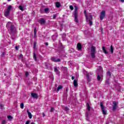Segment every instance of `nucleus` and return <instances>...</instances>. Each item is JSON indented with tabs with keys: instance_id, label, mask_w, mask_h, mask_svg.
Here are the masks:
<instances>
[{
	"instance_id": "5",
	"label": "nucleus",
	"mask_w": 124,
	"mask_h": 124,
	"mask_svg": "<svg viewBox=\"0 0 124 124\" xmlns=\"http://www.w3.org/2000/svg\"><path fill=\"white\" fill-rule=\"evenodd\" d=\"M97 79L98 81H99L100 79H101V77L103 76V72H102V68H100L99 69H98V71L97 72ZM101 76V77H100Z\"/></svg>"
},
{
	"instance_id": "13",
	"label": "nucleus",
	"mask_w": 124,
	"mask_h": 124,
	"mask_svg": "<svg viewBox=\"0 0 124 124\" xmlns=\"http://www.w3.org/2000/svg\"><path fill=\"white\" fill-rule=\"evenodd\" d=\"M31 96L33 98H35L36 99H37V98H38V94H36V93H31Z\"/></svg>"
},
{
	"instance_id": "12",
	"label": "nucleus",
	"mask_w": 124,
	"mask_h": 124,
	"mask_svg": "<svg viewBox=\"0 0 124 124\" xmlns=\"http://www.w3.org/2000/svg\"><path fill=\"white\" fill-rule=\"evenodd\" d=\"M117 102L114 101L113 102V105H112V110L113 111H115L117 109Z\"/></svg>"
},
{
	"instance_id": "49",
	"label": "nucleus",
	"mask_w": 124,
	"mask_h": 124,
	"mask_svg": "<svg viewBox=\"0 0 124 124\" xmlns=\"http://www.w3.org/2000/svg\"><path fill=\"white\" fill-rule=\"evenodd\" d=\"M15 49H16V50H19V47H18V46H16Z\"/></svg>"
},
{
	"instance_id": "31",
	"label": "nucleus",
	"mask_w": 124,
	"mask_h": 124,
	"mask_svg": "<svg viewBox=\"0 0 124 124\" xmlns=\"http://www.w3.org/2000/svg\"><path fill=\"white\" fill-rule=\"evenodd\" d=\"M87 110H88V111H91V106H90V104L89 103H87Z\"/></svg>"
},
{
	"instance_id": "60",
	"label": "nucleus",
	"mask_w": 124,
	"mask_h": 124,
	"mask_svg": "<svg viewBox=\"0 0 124 124\" xmlns=\"http://www.w3.org/2000/svg\"><path fill=\"white\" fill-rule=\"evenodd\" d=\"M108 123H106V124H108Z\"/></svg>"
},
{
	"instance_id": "11",
	"label": "nucleus",
	"mask_w": 124,
	"mask_h": 124,
	"mask_svg": "<svg viewBox=\"0 0 124 124\" xmlns=\"http://www.w3.org/2000/svg\"><path fill=\"white\" fill-rule=\"evenodd\" d=\"M38 22L41 25H45V23H46V21H45V19H44V18H42L39 20Z\"/></svg>"
},
{
	"instance_id": "55",
	"label": "nucleus",
	"mask_w": 124,
	"mask_h": 124,
	"mask_svg": "<svg viewBox=\"0 0 124 124\" xmlns=\"http://www.w3.org/2000/svg\"><path fill=\"white\" fill-rule=\"evenodd\" d=\"M45 45H46V46H48L49 45V44H48V43H46Z\"/></svg>"
},
{
	"instance_id": "42",
	"label": "nucleus",
	"mask_w": 124,
	"mask_h": 124,
	"mask_svg": "<svg viewBox=\"0 0 124 124\" xmlns=\"http://www.w3.org/2000/svg\"><path fill=\"white\" fill-rule=\"evenodd\" d=\"M89 19H90V20H91V19H93V15H90L89 16V18H88Z\"/></svg>"
},
{
	"instance_id": "23",
	"label": "nucleus",
	"mask_w": 124,
	"mask_h": 124,
	"mask_svg": "<svg viewBox=\"0 0 124 124\" xmlns=\"http://www.w3.org/2000/svg\"><path fill=\"white\" fill-rule=\"evenodd\" d=\"M44 11L45 13H49V12H50V9L46 8L44 9Z\"/></svg>"
},
{
	"instance_id": "37",
	"label": "nucleus",
	"mask_w": 124,
	"mask_h": 124,
	"mask_svg": "<svg viewBox=\"0 0 124 124\" xmlns=\"http://www.w3.org/2000/svg\"><path fill=\"white\" fill-rule=\"evenodd\" d=\"M106 84H107V85H109L110 84V82H109V79H107L106 80Z\"/></svg>"
},
{
	"instance_id": "40",
	"label": "nucleus",
	"mask_w": 124,
	"mask_h": 124,
	"mask_svg": "<svg viewBox=\"0 0 124 124\" xmlns=\"http://www.w3.org/2000/svg\"><path fill=\"white\" fill-rule=\"evenodd\" d=\"M25 76L26 77H28V76H29V72H26L25 73Z\"/></svg>"
},
{
	"instance_id": "44",
	"label": "nucleus",
	"mask_w": 124,
	"mask_h": 124,
	"mask_svg": "<svg viewBox=\"0 0 124 124\" xmlns=\"http://www.w3.org/2000/svg\"><path fill=\"white\" fill-rule=\"evenodd\" d=\"M0 108H1L2 110V109H3V105H0Z\"/></svg>"
},
{
	"instance_id": "14",
	"label": "nucleus",
	"mask_w": 124,
	"mask_h": 124,
	"mask_svg": "<svg viewBox=\"0 0 124 124\" xmlns=\"http://www.w3.org/2000/svg\"><path fill=\"white\" fill-rule=\"evenodd\" d=\"M86 22L88 23V24L90 25V26H91L93 25V21L89 18V17H87V18H86Z\"/></svg>"
},
{
	"instance_id": "48",
	"label": "nucleus",
	"mask_w": 124,
	"mask_h": 124,
	"mask_svg": "<svg viewBox=\"0 0 124 124\" xmlns=\"http://www.w3.org/2000/svg\"><path fill=\"white\" fill-rule=\"evenodd\" d=\"M65 36H66V34L64 33L62 34V38H63L65 37Z\"/></svg>"
},
{
	"instance_id": "36",
	"label": "nucleus",
	"mask_w": 124,
	"mask_h": 124,
	"mask_svg": "<svg viewBox=\"0 0 124 124\" xmlns=\"http://www.w3.org/2000/svg\"><path fill=\"white\" fill-rule=\"evenodd\" d=\"M19 8L20 10H21V11H23L24 10V8H23V6L19 5Z\"/></svg>"
},
{
	"instance_id": "4",
	"label": "nucleus",
	"mask_w": 124,
	"mask_h": 124,
	"mask_svg": "<svg viewBox=\"0 0 124 124\" xmlns=\"http://www.w3.org/2000/svg\"><path fill=\"white\" fill-rule=\"evenodd\" d=\"M59 45L58 49H55V50H56V52H58L59 54H64V49L63 48L64 47H63L62 43H61Z\"/></svg>"
},
{
	"instance_id": "16",
	"label": "nucleus",
	"mask_w": 124,
	"mask_h": 124,
	"mask_svg": "<svg viewBox=\"0 0 124 124\" xmlns=\"http://www.w3.org/2000/svg\"><path fill=\"white\" fill-rule=\"evenodd\" d=\"M10 13V12L6 10V11H5L4 14L5 17H7V18H8V16H9Z\"/></svg>"
},
{
	"instance_id": "30",
	"label": "nucleus",
	"mask_w": 124,
	"mask_h": 124,
	"mask_svg": "<svg viewBox=\"0 0 124 124\" xmlns=\"http://www.w3.org/2000/svg\"><path fill=\"white\" fill-rule=\"evenodd\" d=\"M103 51L105 53V54H108V52H107V50L105 49V47L103 46Z\"/></svg>"
},
{
	"instance_id": "25",
	"label": "nucleus",
	"mask_w": 124,
	"mask_h": 124,
	"mask_svg": "<svg viewBox=\"0 0 124 124\" xmlns=\"http://www.w3.org/2000/svg\"><path fill=\"white\" fill-rule=\"evenodd\" d=\"M12 9V6L9 5V6H8L7 11H9V12H10Z\"/></svg>"
},
{
	"instance_id": "29",
	"label": "nucleus",
	"mask_w": 124,
	"mask_h": 124,
	"mask_svg": "<svg viewBox=\"0 0 124 124\" xmlns=\"http://www.w3.org/2000/svg\"><path fill=\"white\" fill-rule=\"evenodd\" d=\"M33 58L34 60V61H35L36 62V61H37V58L36 57V55H35V53H33Z\"/></svg>"
},
{
	"instance_id": "15",
	"label": "nucleus",
	"mask_w": 124,
	"mask_h": 124,
	"mask_svg": "<svg viewBox=\"0 0 124 124\" xmlns=\"http://www.w3.org/2000/svg\"><path fill=\"white\" fill-rule=\"evenodd\" d=\"M111 72H110V71H108L107 73V79H110V78H111Z\"/></svg>"
},
{
	"instance_id": "51",
	"label": "nucleus",
	"mask_w": 124,
	"mask_h": 124,
	"mask_svg": "<svg viewBox=\"0 0 124 124\" xmlns=\"http://www.w3.org/2000/svg\"><path fill=\"white\" fill-rule=\"evenodd\" d=\"M85 115H86V117H89V113L88 112H86Z\"/></svg>"
},
{
	"instance_id": "58",
	"label": "nucleus",
	"mask_w": 124,
	"mask_h": 124,
	"mask_svg": "<svg viewBox=\"0 0 124 124\" xmlns=\"http://www.w3.org/2000/svg\"><path fill=\"white\" fill-rule=\"evenodd\" d=\"M31 124H35L34 123H32Z\"/></svg>"
},
{
	"instance_id": "6",
	"label": "nucleus",
	"mask_w": 124,
	"mask_h": 124,
	"mask_svg": "<svg viewBox=\"0 0 124 124\" xmlns=\"http://www.w3.org/2000/svg\"><path fill=\"white\" fill-rule=\"evenodd\" d=\"M100 105L103 115H106L107 111L106 109H105V107H104V106L103 105V103L101 102Z\"/></svg>"
},
{
	"instance_id": "46",
	"label": "nucleus",
	"mask_w": 124,
	"mask_h": 124,
	"mask_svg": "<svg viewBox=\"0 0 124 124\" xmlns=\"http://www.w3.org/2000/svg\"><path fill=\"white\" fill-rule=\"evenodd\" d=\"M5 55V53L2 52L1 54V57H3Z\"/></svg>"
},
{
	"instance_id": "19",
	"label": "nucleus",
	"mask_w": 124,
	"mask_h": 124,
	"mask_svg": "<svg viewBox=\"0 0 124 124\" xmlns=\"http://www.w3.org/2000/svg\"><path fill=\"white\" fill-rule=\"evenodd\" d=\"M27 112L28 113V117L30 119H31L32 118V115L31 114V113L29 111V110H27Z\"/></svg>"
},
{
	"instance_id": "59",
	"label": "nucleus",
	"mask_w": 124,
	"mask_h": 124,
	"mask_svg": "<svg viewBox=\"0 0 124 124\" xmlns=\"http://www.w3.org/2000/svg\"><path fill=\"white\" fill-rule=\"evenodd\" d=\"M11 1V0H8V1Z\"/></svg>"
},
{
	"instance_id": "26",
	"label": "nucleus",
	"mask_w": 124,
	"mask_h": 124,
	"mask_svg": "<svg viewBox=\"0 0 124 124\" xmlns=\"http://www.w3.org/2000/svg\"><path fill=\"white\" fill-rule=\"evenodd\" d=\"M110 52H111V54L114 53V48H113V46H110V49L109 50Z\"/></svg>"
},
{
	"instance_id": "35",
	"label": "nucleus",
	"mask_w": 124,
	"mask_h": 124,
	"mask_svg": "<svg viewBox=\"0 0 124 124\" xmlns=\"http://www.w3.org/2000/svg\"><path fill=\"white\" fill-rule=\"evenodd\" d=\"M20 108L21 109H24V103H21L20 104Z\"/></svg>"
},
{
	"instance_id": "57",
	"label": "nucleus",
	"mask_w": 124,
	"mask_h": 124,
	"mask_svg": "<svg viewBox=\"0 0 124 124\" xmlns=\"http://www.w3.org/2000/svg\"><path fill=\"white\" fill-rule=\"evenodd\" d=\"M43 117H45V113H43Z\"/></svg>"
},
{
	"instance_id": "17",
	"label": "nucleus",
	"mask_w": 124,
	"mask_h": 124,
	"mask_svg": "<svg viewBox=\"0 0 124 124\" xmlns=\"http://www.w3.org/2000/svg\"><path fill=\"white\" fill-rule=\"evenodd\" d=\"M77 47H78V51H80V50H81L82 46V45H81V44L78 43L77 45Z\"/></svg>"
},
{
	"instance_id": "28",
	"label": "nucleus",
	"mask_w": 124,
	"mask_h": 124,
	"mask_svg": "<svg viewBox=\"0 0 124 124\" xmlns=\"http://www.w3.org/2000/svg\"><path fill=\"white\" fill-rule=\"evenodd\" d=\"M56 6L58 8H59V7H61V3H60V2H56Z\"/></svg>"
},
{
	"instance_id": "7",
	"label": "nucleus",
	"mask_w": 124,
	"mask_h": 124,
	"mask_svg": "<svg viewBox=\"0 0 124 124\" xmlns=\"http://www.w3.org/2000/svg\"><path fill=\"white\" fill-rule=\"evenodd\" d=\"M105 15H106V13L105 11H102L100 15V20L102 21L103 19H104V17H105Z\"/></svg>"
},
{
	"instance_id": "47",
	"label": "nucleus",
	"mask_w": 124,
	"mask_h": 124,
	"mask_svg": "<svg viewBox=\"0 0 124 124\" xmlns=\"http://www.w3.org/2000/svg\"><path fill=\"white\" fill-rule=\"evenodd\" d=\"M57 18V15H53V19H56Z\"/></svg>"
},
{
	"instance_id": "3",
	"label": "nucleus",
	"mask_w": 124,
	"mask_h": 124,
	"mask_svg": "<svg viewBox=\"0 0 124 124\" xmlns=\"http://www.w3.org/2000/svg\"><path fill=\"white\" fill-rule=\"evenodd\" d=\"M78 10V7L77 6H75V10L74 11V17L75 18V21L76 23H79V20L78 19V14H77V11Z\"/></svg>"
},
{
	"instance_id": "56",
	"label": "nucleus",
	"mask_w": 124,
	"mask_h": 124,
	"mask_svg": "<svg viewBox=\"0 0 124 124\" xmlns=\"http://www.w3.org/2000/svg\"><path fill=\"white\" fill-rule=\"evenodd\" d=\"M121 2H124V0H119Z\"/></svg>"
},
{
	"instance_id": "32",
	"label": "nucleus",
	"mask_w": 124,
	"mask_h": 124,
	"mask_svg": "<svg viewBox=\"0 0 124 124\" xmlns=\"http://www.w3.org/2000/svg\"><path fill=\"white\" fill-rule=\"evenodd\" d=\"M84 13L86 19H88V15H87V11H84Z\"/></svg>"
},
{
	"instance_id": "21",
	"label": "nucleus",
	"mask_w": 124,
	"mask_h": 124,
	"mask_svg": "<svg viewBox=\"0 0 124 124\" xmlns=\"http://www.w3.org/2000/svg\"><path fill=\"white\" fill-rule=\"evenodd\" d=\"M57 37H58V36L57 35H53L52 36V39L53 41H55L56 39H57Z\"/></svg>"
},
{
	"instance_id": "33",
	"label": "nucleus",
	"mask_w": 124,
	"mask_h": 124,
	"mask_svg": "<svg viewBox=\"0 0 124 124\" xmlns=\"http://www.w3.org/2000/svg\"><path fill=\"white\" fill-rule=\"evenodd\" d=\"M7 118L8 119V120H9L10 121H11V120H12V119H13V117H12V116L9 115L7 116Z\"/></svg>"
},
{
	"instance_id": "2",
	"label": "nucleus",
	"mask_w": 124,
	"mask_h": 124,
	"mask_svg": "<svg viewBox=\"0 0 124 124\" xmlns=\"http://www.w3.org/2000/svg\"><path fill=\"white\" fill-rule=\"evenodd\" d=\"M96 50V47L95 46H92L91 47V57L93 58V59H94L95 58V54H96V51H95Z\"/></svg>"
},
{
	"instance_id": "45",
	"label": "nucleus",
	"mask_w": 124,
	"mask_h": 124,
	"mask_svg": "<svg viewBox=\"0 0 124 124\" xmlns=\"http://www.w3.org/2000/svg\"><path fill=\"white\" fill-rule=\"evenodd\" d=\"M64 110L65 111H68V110H69V108H68L67 107H65Z\"/></svg>"
},
{
	"instance_id": "38",
	"label": "nucleus",
	"mask_w": 124,
	"mask_h": 124,
	"mask_svg": "<svg viewBox=\"0 0 124 124\" xmlns=\"http://www.w3.org/2000/svg\"><path fill=\"white\" fill-rule=\"evenodd\" d=\"M6 124V121L5 120H3L2 121V124Z\"/></svg>"
},
{
	"instance_id": "18",
	"label": "nucleus",
	"mask_w": 124,
	"mask_h": 124,
	"mask_svg": "<svg viewBox=\"0 0 124 124\" xmlns=\"http://www.w3.org/2000/svg\"><path fill=\"white\" fill-rule=\"evenodd\" d=\"M54 71L55 72H56L57 75H60V72L59 71V69H58V68L57 67H54Z\"/></svg>"
},
{
	"instance_id": "53",
	"label": "nucleus",
	"mask_w": 124,
	"mask_h": 124,
	"mask_svg": "<svg viewBox=\"0 0 124 124\" xmlns=\"http://www.w3.org/2000/svg\"><path fill=\"white\" fill-rule=\"evenodd\" d=\"M75 79V77H72V80H74Z\"/></svg>"
},
{
	"instance_id": "9",
	"label": "nucleus",
	"mask_w": 124,
	"mask_h": 124,
	"mask_svg": "<svg viewBox=\"0 0 124 124\" xmlns=\"http://www.w3.org/2000/svg\"><path fill=\"white\" fill-rule=\"evenodd\" d=\"M45 65L47 69H50L51 67H52V64L48 62H45Z\"/></svg>"
},
{
	"instance_id": "8",
	"label": "nucleus",
	"mask_w": 124,
	"mask_h": 124,
	"mask_svg": "<svg viewBox=\"0 0 124 124\" xmlns=\"http://www.w3.org/2000/svg\"><path fill=\"white\" fill-rule=\"evenodd\" d=\"M52 62H61V59L56 58V57H53L51 58Z\"/></svg>"
},
{
	"instance_id": "34",
	"label": "nucleus",
	"mask_w": 124,
	"mask_h": 124,
	"mask_svg": "<svg viewBox=\"0 0 124 124\" xmlns=\"http://www.w3.org/2000/svg\"><path fill=\"white\" fill-rule=\"evenodd\" d=\"M36 44H37V43H36V42H34V45H33V49H35L36 47Z\"/></svg>"
},
{
	"instance_id": "24",
	"label": "nucleus",
	"mask_w": 124,
	"mask_h": 124,
	"mask_svg": "<svg viewBox=\"0 0 124 124\" xmlns=\"http://www.w3.org/2000/svg\"><path fill=\"white\" fill-rule=\"evenodd\" d=\"M37 36H36V28H35L34 30V38H36Z\"/></svg>"
},
{
	"instance_id": "52",
	"label": "nucleus",
	"mask_w": 124,
	"mask_h": 124,
	"mask_svg": "<svg viewBox=\"0 0 124 124\" xmlns=\"http://www.w3.org/2000/svg\"><path fill=\"white\" fill-rule=\"evenodd\" d=\"M86 121H90V119H89V117H86Z\"/></svg>"
},
{
	"instance_id": "41",
	"label": "nucleus",
	"mask_w": 124,
	"mask_h": 124,
	"mask_svg": "<svg viewBox=\"0 0 124 124\" xmlns=\"http://www.w3.org/2000/svg\"><path fill=\"white\" fill-rule=\"evenodd\" d=\"M70 9H71V10H73V9H74V8L72 6V5H70Z\"/></svg>"
},
{
	"instance_id": "43",
	"label": "nucleus",
	"mask_w": 124,
	"mask_h": 124,
	"mask_svg": "<svg viewBox=\"0 0 124 124\" xmlns=\"http://www.w3.org/2000/svg\"><path fill=\"white\" fill-rule=\"evenodd\" d=\"M30 123H31V121L28 120V121H26L25 124H30Z\"/></svg>"
},
{
	"instance_id": "50",
	"label": "nucleus",
	"mask_w": 124,
	"mask_h": 124,
	"mask_svg": "<svg viewBox=\"0 0 124 124\" xmlns=\"http://www.w3.org/2000/svg\"><path fill=\"white\" fill-rule=\"evenodd\" d=\"M20 58H22V59H24V57H23V54H20V55L19 56Z\"/></svg>"
},
{
	"instance_id": "22",
	"label": "nucleus",
	"mask_w": 124,
	"mask_h": 124,
	"mask_svg": "<svg viewBox=\"0 0 124 124\" xmlns=\"http://www.w3.org/2000/svg\"><path fill=\"white\" fill-rule=\"evenodd\" d=\"M61 69L63 71H64L65 72H67V68L65 67L62 66L61 67Z\"/></svg>"
},
{
	"instance_id": "10",
	"label": "nucleus",
	"mask_w": 124,
	"mask_h": 124,
	"mask_svg": "<svg viewBox=\"0 0 124 124\" xmlns=\"http://www.w3.org/2000/svg\"><path fill=\"white\" fill-rule=\"evenodd\" d=\"M92 75H93V73H87L86 76H87V80L88 81V82H90L91 81V76H92Z\"/></svg>"
},
{
	"instance_id": "20",
	"label": "nucleus",
	"mask_w": 124,
	"mask_h": 124,
	"mask_svg": "<svg viewBox=\"0 0 124 124\" xmlns=\"http://www.w3.org/2000/svg\"><path fill=\"white\" fill-rule=\"evenodd\" d=\"M74 87H76L78 86V82L77 80L75 79L74 80Z\"/></svg>"
},
{
	"instance_id": "27",
	"label": "nucleus",
	"mask_w": 124,
	"mask_h": 124,
	"mask_svg": "<svg viewBox=\"0 0 124 124\" xmlns=\"http://www.w3.org/2000/svg\"><path fill=\"white\" fill-rule=\"evenodd\" d=\"M62 86L59 85L57 89V92H59L60 90H62Z\"/></svg>"
},
{
	"instance_id": "1",
	"label": "nucleus",
	"mask_w": 124,
	"mask_h": 124,
	"mask_svg": "<svg viewBox=\"0 0 124 124\" xmlns=\"http://www.w3.org/2000/svg\"><path fill=\"white\" fill-rule=\"evenodd\" d=\"M6 27L8 31H10V34L12 35V39H15V34L17 32V30L14 25L12 24L11 22H8L6 24Z\"/></svg>"
},
{
	"instance_id": "39",
	"label": "nucleus",
	"mask_w": 124,
	"mask_h": 124,
	"mask_svg": "<svg viewBox=\"0 0 124 124\" xmlns=\"http://www.w3.org/2000/svg\"><path fill=\"white\" fill-rule=\"evenodd\" d=\"M55 108H51L50 109V112H54Z\"/></svg>"
},
{
	"instance_id": "54",
	"label": "nucleus",
	"mask_w": 124,
	"mask_h": 124,
	"mask_svg": "<svg viewBox=\"0 0 124 124\" xmlns=\"http://www.w3.org/2000/svg\"><path fill=\"white\" fill-rule=\"evenodd\" d=\"M68 92V89L66 88V93H67V92Z\"/></svg>"
}]
</instances>
